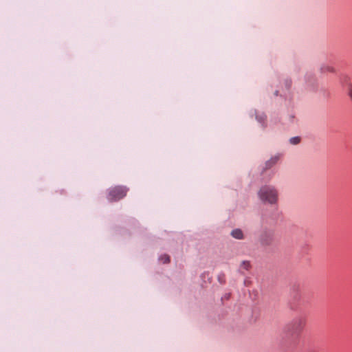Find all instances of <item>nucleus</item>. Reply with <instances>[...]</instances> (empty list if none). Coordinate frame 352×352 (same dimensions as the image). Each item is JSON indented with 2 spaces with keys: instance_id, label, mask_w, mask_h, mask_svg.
I'll list each match as a JSON object with an SVG mask.
<instances>
[{
  "instance_id": "obj_1",
  "label": "nucleus",
  "mask_w": 352,
  "mask_h": 352,
  "mask_svg": "<svg viewBox=\"0 0 352 352\" xmlns=\"http://www.w3.org/2000/svg\"><path fill=\"white\" fill-rule=\"evenodd\" d=\"M306 322L307 320L305 317H296L285 326L283 331L291 337L298 336L304 329Z\"/></svg>"
},
{
  "instance_id": "obj_2",
  "label": "nucleus",
  "mask_w": 352,
  "mask_h": 352,
  "mask_svg": "<svg viewBox=\"0 0 352 352\" xmlns=\"http://www.w3.org/2000/svg\"><path fill=\"white\" fill-rule=\"evenodd\" d=\"M258 196L261 201L272 205L277 202L278 194L274 186L265 185L258 190Z\"/></svg>"
},
{
  "instance_id": "obj_3",
  "label": "nucleus",
  "mask_w": 352,
  "mask_h": 352,
  "mask_svg": "<svg viewBox=\"0 0 352 352\" xmlns=\"http://www.w3.org/2000/svg\"><path fill=\"white\" fill-rule=\"evenodd\" d=\"M128 189L125 186H115L109 190L107 199L110 201H117L126 195Z\"/></svg>"
},
{
  "instance_id": "obj_4",
  "label": "nucleus",
  "mask_w": 352,
  "mask_h": 352,
  "mask_svg": "<svg viewBox=\"0 0 352 352\" xmlns=\"http://www.w3.org/2000/svg\"><path fill=\"white\" fill-rule=\"evenodd\" d=\"M260 242L262 245H270L273 242V235L272 233L265 232L262 234L260 238Z\"/></svg>"
},
{
  "instance_id": "obj_5",
  "label": "nucleus",
  "mask_w": 352,
  "mask_h": 352,
  "mask_svg": "<svg viewBox=\"0 0 352 352\" xmlns=\"http://www.w3.org/2000/svg\"><path fill=\"white\" fill-rule=\"evenodd\" d=\"M280 159V155H276L272 157H271L268 161L266 162L265 169H270L274 165H275L278 161Z\"/></svg>"
},
{
  "instance_id": "obj_6",
  "label": "nucleus",
  "mask_w": 352,
  "mask_h": 352,
  "mask_svg": "<svg viewBox=\"0 0 352 352\" xmlns=\"http://www.w3.org/2000/svg\"><path fill=\"white\" fill-rule=\"evenodd\" d=\"M231 235L236 239H243V233L240 229H234L232 231Z\"/></svg>"
},
{
  "instance_id": "obj_7",
  "label": "nucleus",
  "mask_w": 352,
  "mask_h": 352,
  "mask_svg": "<svg viewBox=\"0 0 352 352\" xmlns=\"http://www.w3.org/2000/svg\"><path fill=\"white\" fill-rule=\"evenodd\" d=\"M251 268V264L248 261H243L240 265V271L243 273V271H249Z\"/></svg>"
},
{
  "instance_id": "obj_8",
  "label": "nucleus",
  "mask_w": 352,
  "mask_h": 352,
  "mask_svg": "<svg viewBox=\"0 0 352 352\" xmlns=\"http://www.w3.org/2000/svg\"><path fill=\"white\" fill-rule=\"evenodd\" d=\"M160 260L163 263H168L170 262V257L167 254H164L162 256H161L160 257Z\"/></svg>"
},
{
  "instance_id": "obj_9",
  "label": "nucleus",
  "mask_w": 352,
  "mask_h": 352,
  "mask_svg": "<svg viewBox=\"0 0 352 352\" xmlns=\"http://www.w3.org/2000/svg\"><path fill=\"white\" fill-rule=\"evenodd\" d=\"M300 139L299 137H294V138H290L289 142L292 144H297L300 142Z\"/></svg>"
},
{
  "instance_id": "obj_10",
  "label": "nucleus",
  "mask_w": 352,
  "mask_h": 352,
  "mask_svg": "<svg viewBox=\"0 0 352 352\" xmlns=\"http://www.w3.org/2000/svg\"><path fill=\"white\" fill-rule=\"evenodd\" d=\"M348 95L352 100V83L348 85Z\"/></svg>"
}]
</instances>
